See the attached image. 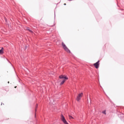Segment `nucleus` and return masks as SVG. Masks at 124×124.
Listing matches in <instances>:
<instances>
[{
    "instance_id": "7",
    "label": "nucleus",
    "mask_w": 124,
    "mask_h": 124,
    "mask_svg": "<svg viewBox=\"0 0 124 124\" xmlns=\"http://www.w3.org/2000/svg\"><path fill=\"white\" fill-rule=\"evenodd\" d=\"M69 118L70 120H71L72 119H74V118H73V117H72V116H70V115H69Z\"/></svg>"
},
{
    "instance_id": "2",
    "label": "nucleus",
    "mask_w": 124,
    "mask_h": 124,
    "mask_svg": "<svg viewBox=\"0 0 124 124\" xmlns=\"http://www.w3.org/2000/svg\"><path fill=\"white\" fill-rule=\"evenodd\" d=\"M62 46L65 51H66V52H67V53H70V50H69L68 48L66 47V46L65 45V44H64V43H63V42H62Z\"/></svg>"
},
{
    "instance_id": "5",
    "label": "nucleus",
    "mask_w": 124,
    "mask_h": 124,
    "mask_svg": "<svg viewBox=\"0 0 124 124\" xmlns=\"http://www.w3.org/2000/svg\"><path fill=\"white\" fill-rule=\"evenodd\" d=\"M93 65L95 67V68H98L99 67V61H98L97 62L94 63Z\"/></svg>"
},
{
    "instance_id": "11",
    "label": "nucleus",
    "mask_w": 124,
    "mask_h": 124,
    "mask_svg": "<svg viewBox=\"0 0 124 124\" xmlns=\"http://www.w3.org/2000/svg\"><path fill=\"white\" fill-rule=\"evenodd\" d=\"M64 5H66V3H64Z\"/></svg>"
},
{
    "instance_id": "9",
    "label": "nucleus",
    "mask_w": 124,
    "mask_h": 124,
    "mask_svg": "<svg viewBox=\"0 0 124 124\" xmlns=\"http://www.w3.org/2000/svg\"><path fill=\"white\" fill-rule=\"evenodd\" d=\"M28 31H30V32H32V31H31V30H30V29H29V28H28L27 29Z\"/></svg>"
},
{
    "instance_id": "6",
    "label": "nucleus",
    "mask_w": 124,
    "mask_h": 124,
    "mask_svg": "<svg viewBox=\"0 0 124 124\" xmlns=\"http://www.w3.org/2000/svg\"><path fill=\"white\" fill-rule=\"evenodd\" d=\"M2 54H3V47L0 49V55H2Z\"/></svg>"
},
{
    "instance_id": "13",
    "label": "nucleus",
    "mask_w": 124,
    "mask_h": 124,
    "mask_svg": "<svg viewBox=\"0 0 124 124\" xmlns=\"http://www.w3.org/2000/svg\"><path fill=\"white\" fill-rule=\"evenodd\" d=\"M8 83H9V81H8Z\"/></svg>"
},
{
    "instance_id": "12",
    "label": "nucleus",
    "mask_w": 124,
    "mask_h": 124,
    "mask_svg": "<svg viewBox=\"0 0 124 124\" xmlns=\"http://www.w3.org/2000/svg\"><path fill=\"white\" fill-rule=\"evenodd\" d=\"M15 89H16V88H17V86H15Z\"/></svg>"
},
{
    "instance_id": "4",
    "label": "nucleus",
    "mask_w": 124,
    "mask_h": 124,
    "mask_svg": "<svg viewBox=\"0 0 124 124\" xmlns=\"http://www.w3.org/2000/svg\"><path fill=\"white\" fill-rule=\"evenodd\" d=\"M82 96H83V93H80L78 94L76 98V100H77V101H79V100L81 99V97H82Z\"/></svg>"
},
{
    "instance_id": "1",
    "label": "nucleus",
    "mask_w": 124,
    "mask_h": 124,
    "mask_svg": "<svg viewBox=\"0 0 124 124\" xmlns=\"http://www.w3.org/2000/svg\"><path fill=\"white\" fill-rule=\"evenodd\" d=\"M59 78L60 79H64L60 83V85H63V84H64V82H65V80H67L68 79V78H67L66 77V76H63V75H61L60 76H59Z\"/></svg>"
},
{
    "instance_id": "8",
    "label": "nucleus",
    "mask_w": 124,
    "mask_h": 124,
    "mask_svg": "<svg viewBox=\"0 0 124 124\" xmlns=\"http://www.w3.org/2000/svg\"><path fill=\"white\" fill-rule=\"evenodd\" d=\"M103 114H105V115H106V110H104L102 112Z\"/></svg>"
},
{
    "instance_id": "10",
    "label": "nucleus",
    "mask_w": 124,
    "mask_h": 124,
    "mask_svg": "<svg viewBox=\"0 0 124 124\" xmlns=\"http://www.w3.org/2000/svg\"><path fill=\"white\" fill-rule=\"evenodd\" d=\"M38 106V104H36V109H35V111H36V108H37Z\"/></svg>"
},
{
    "instance_id": "3",
    "label": "nucleus",
    "mask_w": 124,
    "mask_h": 124,
    "mask_svg": "<svg viewBox=\"0 0 124 124\" xmlns=\"http://www.w3.org/2000/svg\"><path fill=\"white\" fill-rule=\"evenodd\" d=\"M61 120L64 123V124H68L67 122H66V120H65V118H64V116L63 115H61Z\"/></svg>"
}]
</instances>
